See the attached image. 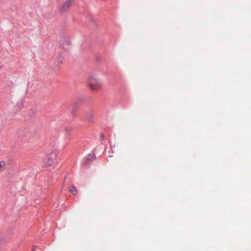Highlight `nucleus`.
I'll return each instance as SVG.
<instances>
[{
	"label": "nucleus",
	"mask_w": 251,
	"mask_h": 251,
	"mask_svg": "<svg viewBox=\"0 0 251 251\" xmlns=\"http://www.w3.org/2000/svg\"><path fill=\"white\" fill-rule=\"evenodd\" d=\"M88 85L91 90L96 91L100 88L101 81L96 77L91 76L89 78Z\"/></svg>",
	"instance_id": "f257e3e1"
},
{
	"label": "nucleus",
	"mask_w": 251,
	"mask_h": 251,
	"mask_svg": "<svg viewBox=\"0 0 251 251\" xmlns=\"http://www.w3.org/2000/svg\"><path fill=\"white\" fill-rule=\"evenodd\" d=\"M55 158V155L54 151H51L49 152L44 158V164L46 167H49L54 162Z\"/></svg>",
	"instance_id": "f03ea898"
},
{
	"label": "nucleus",
	"mask_w": 251,
	"mask_h": 251,
	"mask_svg": "<svg viewBox=\"0 0 251 251\" xmlns=\"http://www.w3.org/2000/svg\"><path fill=\"white\" fill-rule=\"evenodd\" d=\"M74 0H66L61 5L59 10L61 12H64L69 9Z\"/></svg>",
	"instance_id": "7ed1b4c3"
},
{
	"label": "nucleus",
	"mask_w": 251,
	"mask_h": 251,
	"mask_svg": "<svg viewBox=\"0 0 251 251\" xmlns=\"http://www.w3.org/2000/svg\"><path fill=\"white\" fill-rule=\"evenodd\" d=\"M71 42L69 39H64L60 41V45L64 50H67L69 49Z\"/></svg>",
	"instance_id": "20e7f679"
},
{
	"label": "nucleus",
	"mask_w": 251,
	"mask_h": 251,
	"mask_svg": "<svg viewBox=\"0 0 251 251\" xmlns=\"http://www.w3.org/2000/svg\"><path fill=\"white\" fill-rule=\"evenodd\" d=\"M94 118V112L93 111L87 112L85 114L86 120L88 122L93 121Z\"/></svg>",
	"instance_id": "39448f33"
},
{
	"label": "nucleus",
	"mask_w": 251,
	"mask_h": 251,
	"mask_svg": "<svg viewBox=\"0 0 251 251\" xmlns=\"http://www.w3.org/2000/svg\"><path fill=\"white\" fill-rule=\"evenodd\" d=\"M69 190L71 193L74 195L76 194V192H77L76 189L74 186H71L69 188Z\"/></svg>",
	"instance_id": "423d86ee"
},
{
	"label": "nucleus",
	"mask_w": 251,
	"mask_h": 251,
	"mask_svg": "<svg viewBox=\"0 0 251 251\" xmlns=\"http://www.w3.org/2000/svg\"><path fill=\"white\" fill-rule=\"evenodd\" d=\"M5 165V163L3 161H0V171L4 170Z\"/></svg>",
	"instance_id": "0eeeda50"
}]
</instances>
